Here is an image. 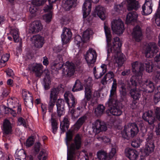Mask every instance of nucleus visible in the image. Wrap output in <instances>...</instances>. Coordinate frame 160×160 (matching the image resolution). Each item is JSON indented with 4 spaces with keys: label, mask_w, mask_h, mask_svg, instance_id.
<instances>
[{
    "label": "nucleus",
    "mask_w": 160,
    "mask_h": 160,
    "mask_svg": "<svg viewBox=\"0 0 160 160\" xmlns=\"http://www.w3.org/2000/svg\"><path fill=\"white\" fill-rule=\"evenodd\" d=\"M105 107L101 104L98 105L95 110V113L97 116H100L104 112Z\"/></svg>",
    "instance_id": "nucleus-41"
},
{
    "label": "nucleus",
    "mask_w": 160,
    "mask_h": 160,
    "mask_svg": "<svg viewBox=\"0 0 160 160\" xmlns=\"http://www.w3.org/2000/svg\"><path fill=\"white\" fill-rule=\"evenodd\" d=\"M99 0H87L84 2L82 7L83 18H85L91 12L92 8L91 2L93 3H97Z\"/></svg>",
    "instance_id": "nucleus-17"
},
{
    "label": "nucleus",
    "mask_w": 160,
    "mask_h": 160,
    "mask_svg": "<svg viewBox=\"0 0 160 160\" xmlns=\"http://www.w3.org/2000/svg\"><path fill=\"white\" fill-rule=\"evenodd\" d=\"M97 138L100 140H102L105 143L109 142L110 141V139L106 136H98Z\"/></svg>",
    "instance_id": "nucleus-60"
},
{
    "label": "nucleus",
    "mask_w": 160,
    "mask_h": 160,
    "mask_svg": "<svg viewBox=\"0 0 160 160\" xmlns=\"http://www.w3.org/2000/svg\"><path fill=\"white\" fill-rule=\"evenodd\" d=\"M25 105L29 108H32L33 107V99L32 97H30L28 100L24 102Z\"/></svg>",
    "instance_id": "nucleus-52"
},
{
    "label": "nucleus",
    "mask_w": 160,
    "mask_h": 160,
    "mask_svg": "<svg viewBox=\"0 0 160 160\" xmlns=\"http://www.w3.org/2000/svg\"><path fill=\"white\" fill-rule=\"evenodd\" d=\"M142 14L146 16L151 14L152 10V8H146L144 6H142Z\"/></svg>",
    "instance_id": "nucleus-51"
},
{
    "label": "nucleus",
    "mask_w": 160,
    "mask_h": 160,
    "mask_svg": "<svg viewBox=\"0 0 160 160\" xmlns=\"http://www.w3.org/2000/svg\"><path fill=\"white\" fill-rule=\"evenodd\" d=\"M92 129L93 132L96 134L103 131H106L107 130V127L105 122L99 120H97L92 124Z\"/></svg>",
    "instance_id": "nucleus-16"
},
{
    "label": "nucleus",
    "mask_w": 160,
    "mask_h": 160,
    "mask_svg": "<svg viewBox=\"0 0 160 160\" xmlns=\"http://www.w3.org/2000/svg\"><path fill=\"white\" fill-rule=\"evenodd\" d=\"M3 134L4 135H7L12 133V124L9 120L7 119L4 120L2 124Z\"/></svg>",
    "instance_id": "nucleus-21"
},
{
    "label": "nucleus",
    "mask_w": 160,
    "mask_h": 160,
    "mask_svg": "<svg viewBox=\"0 0 160 160\" xmlns=\"http://www.w3.org/2000/svg\"><path fill=\"white\" fill-rule=\"evenodd\" d=\"M42 29V24L40 21H35L32 22L29 29V32L34 34L38 32Z\"/></svg>",
    "instance_id": "nucleus-24"
},
{
    "label": "nucleus",
    "mask_w": 160,
    "mask_h": 160,
    "mask_svg": "<svg viewBox=\"0 0 160 160\" xmlns=\"http://www.w3.org/2000/svg\"><path fill=\"white\" fill-rule=\"evenodd\" d=\"M155 22L158 26L160 27V11L157 9V12L155 14Z\"/></svg>",
    "instance_id": "nucleus-55"
},
{
    "label": "nucleus",
    "mask_w": 160,
    "mask_h": 160,
    "mask_svg": "<svg viewBox=\"0 0 160 160\" xmlns=\"http://www.w3.org/2000/svg\"><path fill=\"white\" fill-rule=\"evenodd\" d=\"M112 30L118 34H122L124 30V24L121 19L114 20L112 22Z\"/></svg>",
    "instance_id": "nucleus-14"
},
{
    "label": "nucleus",
    "mask_w": 160,
    "mask_h": 160,
    "mask_svg": "<svg viewBox=\"0 0 160 160\" xmlns=\"http://www.w3.org/2000/svg\"><path fill=\"white\" fill-rule=\"evenodd\" d=\"M153 100L155 104L160 101V86L158 87L155 91Z\"/></svg>",
    "instance_id": "nucleus-44"
},
{
    "label": "nucleus",
    "mask_w": 160,
    "mask_h": 160,
    "mask_svg": "<svg viewBox=\"0 0 160 160\" xmlns=\"http://www.w3.org/2000/svg\"><path fill=\"white\" fill-rule=\"evenodd\" d=\"M104 29L108 47V55L110 53H112L115 58L116 62L119 66L121 67L123 65L124 60L122 54L121 53V49L122 43L120 38L118 37H116L114 38L113 45L111 46L110 42L112 40V35L110 28L107 26L105 25Z\"/></svg>",
    "instance_id": "nucleus-2"
},
{
    "label": "nucleus",
    "mask_w": 160,
    "mask_h": 160,
    "mask_svg": "<svg viewBox=\"0 0 160 160\" xmlns=\"http://www.w3.org/2000/svg\"><path fill=\"white\" fill-rule=\"evenodd\" d=\"M138 64L140 67H143L144 69V67H145L147 72L150 73L153 72L156 73V78L160 80V53L155 56L154 60H147L141 65H139L138 62Z\"/></svg>",
    "instance_id": "nucleus-5"
},
{
    "label": "nucleus",
    "mask_w": 160,
    "mask_h": 160,
    "mask_svg": "<svg viewBox=\"0 0 160 160\" xmlns=\"http://www.w3.org/2000/svg\"><path fill=\"white\" fill-rule=\"evenodd\" d=\"M64 99L69 108H72L71 110V113L73 114H75L76 110L73 109V108L75 107L77 101L74 97L72 94L67 95V96L64 95Z\"/></svg>",
    "instance_id": "nucleus-15"
},
{
    "label": "nucleus",
    "mask_w": 160,
    "mask_h": 160,
    "mask_svg": "<svg viewBox=\"0 0 160 160\" xmlns=\"http://www.w3.org/2000/svg\"><path fill=\"white\" fill-rule=\"evenodd\" d=\"M128 3V10H137L140 7L139 2L136 0H126Z\"/></svg>",
    "instance_id": "nucleus-29"
},
{
    "label": "nucleus",
    "mask_w": 160,
    "mask_h": 160,
    "mask_svg": "<svg viewBox=\"0 0 160 160\" xmlns=\"http://www.w3.org/2000/svg\"><path fill=\"white\" fill-rule=\"evenodd\" d=\"M9 91L8 89L6 88H3L2 94L1 95V98L6 97L9 94Z\"/></svg>",
    "instance_id": "nucleus-64"
},
{
    "label": "nucleus",
    "mask_w": 160,
    "mask_h": 160,
    "mask_svg": "<svg viewBox=\"0 0 160 160\" xmlns=\"http://www.w3.org/2000/svg\"><path fill=\"white\" fill-rule=\"evenodd\" d=\"M9 55L8 54H6L3 55L0 60V65L1 67H4L5 65V62L8 60Z\"/></svg>",
    "instance_id": "nucleus-47"
},
{
    "label": "nucleus",
    "mask_w": 160,
    "mask_h": 160,
    "mask_svg": "<svg viewBox=\"0 0 160 160\" xmlns=\"http://www.w3.org/2000/svg\"><path fill=\"white\" fill-rule=\"evenodd\" d=\"M22 97L25 101H26L30 97H32V95L29 92H22Z\"/></svg>",
    "instance_id": "nucleus-59"
},
{
    "label": "nucleus",
    "mask_w": 160,
    "mask_h": 160,
    "mask_svg": "<svg viewBox=\"0 0 160 160\" xmlns=\"http://www.w3.org/2000/svg\"><path fill=\"white\" fill-rule=\"evenodd\" d=\"M92 88V84L91 82H87L85 84V98L86 100H84L82 101V106H79L78 107L76 110L80 111L79 113H80L83 111L84 108H85L87 105V101L90 100L92 98V92L91 89Z\"/></svg>",
    "instance_id": "nucleus-10"
},
{
    "label": "nucleus",
    "mask_w": 160,
    "mask_h": 160,
    "mask_svg": "<svg viewBox=\"0 0 160 160\" xmlns=\"http://www.w3.org/2000/svg\"><path fill=\"white\" fill-rule=\"evenodd\" d=\"M51 68L52 70H55L56 72L62 68L63 75L65 77L72 76L75 71L74 64L69 61H67L65 65L62 63L53 62L52 64Z\"/></svg>",
    "instance_id": "nucleus-6"
},
{
    "label": "nucleus",
    "mask_w": 160,
    "mask_h": 160,
    "mask_svg": "<svg viewBox=\"0 0 160 160\" xmlns=\"http://www.w3.org/2000/svg\"><path fill=\"white\" fill-rule=\"evenodd\" d=\"M54 52L58 53L60 52L62 49V47L61 45L55 46L53 48Z\"/></svg>",
    "instance_id": "nucleus-62"
},
{
    "label": "nucleus",
    "mask_w": 160,
    "mask_h": 160,
    "mask_svg": "<svg viewBox=\"0 0 160 160\" xmlns=\"http://www.w3.org/2000/svg\"><path fill=\"white\" fill-rule=\"evenodd\" d=\"M47 156V155L45 151L41 150L37 157V160H46Z\"/></svg>",
    "instance_id": "nucleus-50"
},
{
    "label": "nucleus",
    "mask_w": 160,
    "mask_h": 160,
    "mask_svg": "<svg viewBox=\"0 0 160 160\" xmlns=\"http://www.w3.org/2000/svg\"><path fill=\"white\" fill-rule=\"evenodd\" d=\"M125 3L122 2L120 4H115L114 7V10L117 12L118 14L120 12V11H122L123 9V5Z\"/></svg>",
    "instance_id": "nucleus-49"
},
{
    "label": "nucleus",
    "mask_w": 160,
    "mask_h": 160,
    "mask_svg": "<svg viewBox=\"0 0 160 160\" xmlns=\"http://www.w3.org/2000/svg\"><path fill=\"white\" fill-rule=\"evenodd\" d=\"M90 30L88 29L83 32L82 34V37L83 38V41L84 42H86L90 38Z\"/></svg>",
    "instance_id": "nucleus-46"
},
{
    "label": "nucleus",
    "mask_w": 160,
    "mask_h": 160,
    "mask_svg": "<svg viewBox=\"0 0 160 160\" xmlns=\"http://www.w3.org/2000/svg\"><path fill=\"white\" fill-rule=\"evenodd\" d=\"M74 42L75 43L77 44L78 47L80 46V44L81 42H82L83 43H85L83 42V38H82L81 36L79 35H77L75 36Z\"/></svg>",
    "instance_id": "nucleus-54"
},
{
    "label": "nucleus",
    "mask_w": 160,
    "mask_h": 160,
    "mask_svg": "<svg viewBox=\"0 0 160 160\" xmlns=\"http://www.w3.org/2000/svg\"><path fill=\"white\" fill-rule=\"evenodd\" d=\"M10 33L13 37V40L15 42L19 41V33L18 30L14 28H11L10 29Z\"/></svg>",
    "instance_id": "nucleus-37"
},
{
    "label": "nucleus",
    "mask_w": 160,
    "mask_h": 160,
    "mask_svg": "<svg viewBox=\"0 0 160 160\" xmlns=\"http://www.w3.org/2000/svg\"><path fill=\"white\" fill-rule=\"evenodd\" d=\"M125 154L126 156L130 160H136L139 155V153L137 151L131 148L126 149Z\"/></svg>",
    "instance_id": "nucleus-26"
},
{
    "label": "nucleus",
    "mask_w": 160,
    "mask_h": 160,
    "mask_svg": "<svg viewBox=\"0 0 160 160\" xmlns=\"http://www.w3.org/2000/svg\"><path fill=\"white\" fill-rule=\"evenodd\" d=\"M77 0H63V7L67 10H69L72 7H75L77 5Z\"/></svg>",
    "instance_id": "nucleus-31"
},
{
    "label": "nucleus",
    "mask_w": 160,
    "mask_h": 160,
    "mask_svg": "<svg viewBox=\"0 0 160 160\" xmlns=\"http://www.w3.org/2000/svg\"><path fill=\"white\" fill-rule=\"evenodd\" d=\"M69 122L67 118H64L63 121L61 122L60 128L63 132H65L66 129H68L69 126Z\"/></svg>",
    "instance_id": "nucleus-40"
},
{
    "label": "nucleus",
    "mask_w": 160,
    "mask_h": 160,
    "mask_svg": "<svg viewBox=\"0 0 160 160\" xmlns=\"http://www.w3.org/2000/svg\"><path fill=\"white\" fill-rule=\"evenodd\" d=\"M155 89L154 83L149 80L142 81L140 84V90L142 91V95L145 99L148 98V94L153 92Z\"/></svg>",
    "instance_id": "nucleus-9"
},
{
    "label": "nucleus",
    "mask_w": 160,
    "mask_h": 160,
    "mask_svg": "<svg viewBox=\"0 0 160 160\" xmlns=\"http://www.w3.org/2000/svg\"><path fill=\"white\" fill-rule=\"evenodd\" d=\"M73 135V131L70 130L66 133L65 142L68 148L67 160H76L78 158L80 154L78 150L81 147L82 142L79 134L76 135L73 143H72L69 147L70 142L72 140Z\"/></svg>",
    "instance_id": "nucleus-3"
},
{
    "label": "nucleus",
    "mask_w": 160,
    "mask_h": 160,
    "mask_svg": "<svg viewBox=\"0 0 160 160\" xmlns=\"http://www.w3.org/2000/svg\"><path fill=\"white\" fill-rule=\"evenodd\" d=\"M34 45L35 47L40 48H42L44 44V39L39 35H36L33 37Z\"/></svg>",
    "instance_id": "nucleus-34"
},
{
    "label": "nucleus",
    "mask_w": 160,
    "mask_h": 160,
    "mask_svg": "<svg viewBox=\"0 0 160 160\" xmlns=\"http://www.w3.org/2000/svg\"><path fill=\"white\" fill-rule=\"evenodd\" d=\"M72 36V33L70 29L64 28L61 37L63 44H66L69 41Z\"/></svg>",
    "instance_id": "nucleus-20"
},
{
    "label": "nucleus",
    "mask_w": 160,
    "mask_h": 160,
    "mask_svg": "<svg viewBox=\"0 0 160 160\" xmlns=\"http://www.w3.org/2000/svg\"><path fill=\"white\" fill-rule=\"evenodd\" d=\"M95 12L101 20H104L105 19V10L104 7L100 5L96 6L95 9Z\"/></svg>",
    "instance_id": "nucleus-30"
},
{
    "label": "nucleus",
    "mask_w": 160,
    "mask_h": 160,
    "mask_svg": "<svg viewBox=\"0 0 160 160\" xmlns=\"http://www.w3.org/2000/svg\"><path fill=\"white\" fill-rule=\"evenodd\" d=\"M51 123L52 132L53 134H55L57 132V130L58 128V123L57 120L56 118H53L52 114L51 115Z\"/></svg>",
    "instance_id": "nucleus-39"
},
{
    "label": "nucleus",
    "mask_w": 160,
    "mask_h": 160,
    "mask_svg": "<svg viewBox=\"0 0 160 160\" xmlns=\"http://www.w3.org/2000/svg\"><path fill=\"white\" fill-rule=\"evenodd\" d=\"M138 17V14L135 11H132L129 12L127 15L126 22L127 24H132L136 22Z\"/></svg>",
    "instance_id": "nucleus-28"
},
{
    "label": "nucleus",
    "mask_w": 160,
    "mask_h": 160,
    "mask_svg": "<svg viewBox=\"0 0 160 160\" xmlns=\"http://www.w3.org/2000/svg\"><path fill=\"white\" fill-rule=\"evenodd\" d=\"M97 57L96 51L92 48H90L85 56V59L89 66L94 63Z\"/></svg>",
    "instance_id": "nucleus-19"
},
{
    "label": "nucleus",
    "mask_w": 160,
    "mask_h": 160,
    "mask_svg": "<svg viewBox=\"0 0 160 160\" xmlns=\"http://www.w3.org/2000/svg\"><path fill=\"white\" fill-rule=\"evenodd\" d=\"M141 143V140L140 139H137L132 141L131 145L134 148H138L139 147Z\"/></svg>",
    "instance_id": "nucleus-56"
},
{
    "label": "nucleus",
    "mask_w": 160,
    "mask_h": 160,
    "mask_svg": "<svg viewBox=\"0 0 160 160\" xmlns=\"http://www.w3.org/2000/svg\"><path fill=\"white\" fill-rule=\"evenodd\" d=\"M83 89V85L80 81L77 79L72 89V91L73 92L79 91Z\"/></svg>",
    "instance_id": "nucleus-38"
},
{
    "label": "nucleus",
    "mask_w": 160,
    "mask_h": 160,
    "mask_svg": "<svg viewBox=\"0 0 160 160\" xmlns=\"http://www.w3.org/2000/svg\"><path fill=\"white\" fill-rule=\"evenodd\" d=\"M53 6L52 4H49V5H47L45 6L43 8V10L45 12L49 13L50 12H52V9Z\"/></svg>",
    "instance_id": "nucleus-61"
},
{
    "label": "nucleus",
    "mask_w": 160,
    "mask_h": 160,
    "mask_svg": "<svg viewBox=\"0 0 160 160\" xmlns=\"http://www.w3.org/2000/svg\"><path fill=\"white\" fill-rule=\"evenodd\" d=\"M133 38L138 42L140 41L142 38V32L140 27L138 25H137L133 29L132 33Z\"/></svg>",
    "instance_id": "nucleus-25"
},
{
    "label": "nucleus",
    "mask_w": 160,
    "mask_h": 160,
    "mask_svg": "<svg viewBox=\"0 0 160 160\" xmlns=\"http://www.w3.org/2000/svg\"><path fill=\"white\" fill-rule=\"evenodd\" d=\"M148 136L146 138L147 143L145 148L142 149L141 151L140 160H146L145 157L149 156L155 148L154 141L152 140L153 134L152 133H150L148 135Z\"/></svg>",
    "instance_id": "nucleus-7"
},
{
    "label": "nucleus",
    "mask_w": 160,
    "mask_h": 160,
    "mask_svg": "<svg viewBox=\"0 0 160 160\" xmlns=\"http://www.w3.org/2000/svg\"><path fill=\"white\" fill-rule=\"evenodd\" d=\"M159 48L154 42H150L144 48V51L146 57L151 58L158 52Z\"/></svg>",
    "instance_id": "nucleus-12"
},
{
    "label": "nucleus",
    "mask_w": 160,
    "mask_h": 160,
    "mask_svg": "<svg viewBox=\"0 0 160 160\" xmlns=\"http://www.w3.org/2000/svg\"><path fill=\"white\" fill-rule=\"evenodd\" d=\"M34 142V140L32 136L29 137L24 143V145L27 148H29L32 146Z\"/></svg>",
    "instance_id": "nucleus-45"
},
{
    "label": "nucleus",
    "mask_w": 160,
    "mask_h": 160,
    "mask_svg": "<svg viewBox=\"0 0 160 160\" xmlns=\"http://www.w3.org/2000/svg\"><path fill=\"white\" fill-rule=\"evenodd\" d=\"M59 92V89L58 88H53L51 90L50 100L48 106V109L49 112H53V108L57 99Z\"/></svg>",
    "instance_id": "nucleus-13"
},
{
    "label": "nucleus",
    "mask_w": 160,
    "mask_h": 160,
    "mask_svg": "<svg viewBox=\"0 0 160 160\" xmlns=\"http://www.w3.org/2000/svg\"><path fill=\"white\" fill-rule=\"evenodd\" d=\"M38 8L37 5L33 3H32L29 8V11L31 13H34L37 11Z\"/></svg>",
    "instance_id": "nucleus-58"
},
{
    "label": "nucleus",
    "mask_w": 160,
    "mask_h": 160,
    "mask_svg": "<svg viewBox=\"0 0 160 160\" xmlns=\"http://www.w3.org/2000/svg\"><path fill=\"white\" fill-rule=\"evenodd\" d=\"M53 12H50L49 13H46L43 16L44 20L47 23H49L52 18Z\"/></svg>",
    "instance_id": "nucleus-43"
},
{
    "label": "nucleus",
    "mask_w": 160,
    "mask_h": 160,
    "mask_svg": "<svg viewBox=\"0 0 160 160\" xmlns=\"http://www.w3.org/2000/svg\"><path fill=\"white\" fill-rule=\"evenodd\" d=\"M18 123L19 126L22 125L25 128H27V120L22 117L18 118Z\"/></svg>",
    "instance_id": "nucleus-53"
},
{
    "label": "nucleus",
    "mask_w": 160,
    "mask_h": 160,
    "mask_svg": "<svg viewBox=\"0 0 160 160\" xmlns=\"http://www.w3.org/2000/svg\"><path fill=\"white\" fill-rule=\"evenodd\" d=\"M41 144L40 142H38L35 143L33 148V152L35 155L38 154L40 150Z\"/></svg>",
    "instance_id": "nucleus-48"
},
{
    "label": "nucleus",
    "mask_w": 160,
    "mask_h": 160,
    "mask_svg": "<svg viewBox=\"0 0 160 160\" xmlns=\"http://www.w3.org/2000/svg\"><path fill=\"white\" fill-rule=\"evenodd\" d=\"M108 80L112 79L113 83L110 91L109 98L106 103V105L108 107V115L111 116H120L122 112L121 103L118 101L116 97V91L117 87V80L114 79L115 76L113 72L109 71L105 75Z\"/></svg>",
    "instance_id": "nucleus-1"
},
{
    "label": "nucleus",
    "mask_w": 160,
    "mask_h": 160,
    "mask_svg": "<svg viewBox=\"0 0 160 160\" xmlns=\"http://www.w3.org/2000/svg\"><path fill=\"white\" fill-rule=\"evenodd\" d=\"M45 72L46 73L43 79L44 85L45 89L47 90L50 88L51 80L50 76V72L48 70H47L45 71Z\"/></svg>",
    "instance_id": "nucleus-32"
},
{
    "label": "nucleus",
    "mask_w": 160,
    "mask_h": 160,
    "mask_svg": "<svg viewBox=\"0 0 160 160\" xmlns=\"http://www.w3.org/2000/svg\"><path fill=\"white\" fill-rule=\"evenodd\" d=\"M142 118L146 121L148 122L150 125L153 124L155 122V118L153 115V112L152 111L146 112L143 114Z\"/></svg>",
    "instance_id": "nucleus-22"
},
{
    "label": "nucleus",
    "mask_w": 160,
    "mask_h": 160,
    "mask_svg": "<svg viewBox=\"0 0 160 160\" xmlns=\"http://www.w3.org/2000/svg\"><path fill=\"white\" fill-rule=\"evenodd\" d=\"M106 73L105 70H100L98 68L96 70V67L93 68V73L96 78L98 79L101 78L102 76Z\"/></svg>",
    "instance_id": "nucleus-42"
},
{
    "label": "nucleus",
    "mask_w": 160,
    "mask_h": 160,
    "mask_svg": "<svg viewBox=\"0 0 160 160\" xmlns=\"http://www.w3.org/2000/svg\"><path fill=\"white\" fill-rule=\"evenodd\" d=\"M132 71L134 75L130 78L129 80L127 81L126 87L128 91L132 89H137V86H139L142 82V72L144 68L140 67L138 64V62L135 61L132 63Z\"/></svg>",
    "instance_id": "nucleus-4"
},
{
    "label": "nucleus",
    "mask_w": 160,
    "mask_h": 160,
    "mask_svg": "<svg viewBox=\"0 0 160 160\" xmlns=\"http://www.w3.org/2000/svg\"><path fill=\"white\" fill-rule=\"evenodd\" d=\"M116 153V149L112 148L108 156L105 152L102 150L98 151L97 155L99 160H110L114 156Z\"/></svg>",
    "instance_id": "nucleus-18"
},
{
    "label": "nucleus",
    "mask_w": 160,
    "mask_h": 160,
    "mask_svg": "<svg viewBox=\"0 0 160 160\" xmlns=\"http://www.w3.org/2000/svg\"><path fill=\"white\" fill-rule=\"evenodd\" d=\"M139 132V128L135 122L131 123L127 126H125L124 129L121 131L122 137L127 140L130 138H133L137 135Z\"/></svg>",
    "instance_id": "nucleus-8"
},
{
    "label": "nucleus",
    "mask_w": 160,
    "mask_h": 160,
    "mask_svg": "<svg viewBox=\"0 0 160 160\" xmlns=\"http://www.w3.org/2000/svg\"><path fill=\"white\" fill-rule=\"evenodd\" d=\"M43 66L42 64H33L32 65V70L34 72L36 77H40L43 72Z\"/></svg>",
    "instance_id": "nucleus-27"
},
{
    "label": "nucleus",
    "mask_w": 160,
    "mask_h": 160,
    "mask_svg": "<svg viewBox=\"0 0 160 160\" xmlns=\"http://www.w3.org/2000/svg\"><path fill=\"white\" fill-rule=\"evenodd\" d=\"M119 92L121 98L124 101L126 104H128L127 100L126 98L127 92H128L126 86H120L119 89Z\"/></svg>",
    "instance_id": "nucleus-36"
},
{
    "label": "nucleus",
    "mask_w": 160,
    "mask_h": 160,
    "mask_svg": "<svg viewBox=\"0 0 160 160\" xmlns=\"http://www.w3.org/2000/svg\"><path fill=\"white\" fill-rule=\"evenodd\" d=\"M128 91V95L132 100V102L130 104L131 107L132 109H134L136 108V104L140 98L142 92L140 90V88L138 89H132Z\"/></svg>",
    "instance_id": "nucleus-11"
},
{
    "label": "nucleus",
    "mask_w": 160,
    "mask_h": 160,
    "mask_svg": "<svg viewBox=\"0 0 160 160\" xmlns=\"http://www.w3.org/2000/svg\"><path fill=\"white\" fill-rule=\"evenodd\" d=\"M142 6H144L146 8H152V7L153 4L152 3V1L151 0H146L145 3Z\"/></svg>",
    "instance_id": "nucleus-63"
},
{
    "label": "nucleus",
    "mask_w": 160,
    "mask_h": 160,
    "mask_svg": "<svg viewBox=\"0 0 160 160\" xmlns=\"http://www.w3.org/2000/svg\"><path fill=\"white\" fill-rule=\"evenodd\" d=\"M56 102L58 115L60 117L65 113L64 107L66 102L63 99H59Z\"/></svg>",
    "instance_id": "nucleus-23"
},
{
    "label": "nucleus",
    "mask_w": 160,
    "mask_h": 160,
    "mask_svg": "<svg viewBox=\"0 0 160 160\" xmlns=\"http://www.w3.org/2000/svg\"><path fill=\"white\" fill-rule=\"evenodd\" d=\"M87 119V117L85 115L80 118L74 125V130H78L85 122Z\"/></svg>",
    "instance_id": "nucleus-35"
},
{
    "label": "nucleus",
    "mask_w": 160,
    "mask_h": 160,
    "mask_svg": "<svg viewBox=\"0 0 160 160\" xmlns=\"http://www.w3.org/2000/svg\"><path fill=\"white\" fill-rule=\"evenodd\" d=\"M156 119L160 122V108L157 107L155 110ZM155 132L157 135H160V122L156 126Z\"/></svg>",
    "instance_id": "nucleus-33"
},
{
    "label": "nucleus",
    "mask_w": 160,
    "mask_h": 160,
    "mask_svg": "<svg viewBox=\"0 0 160 160\" xmlns=\"http://www.w3.org/2000/svg\"><path fill=\"white\" fill-rule=\"evenodd\" d=\"M46 1V0H33L32 3H33L37 6H39L43 4Z\"/></svg>",
    "instance_id": "nucleus-57"
}]
</instances>
